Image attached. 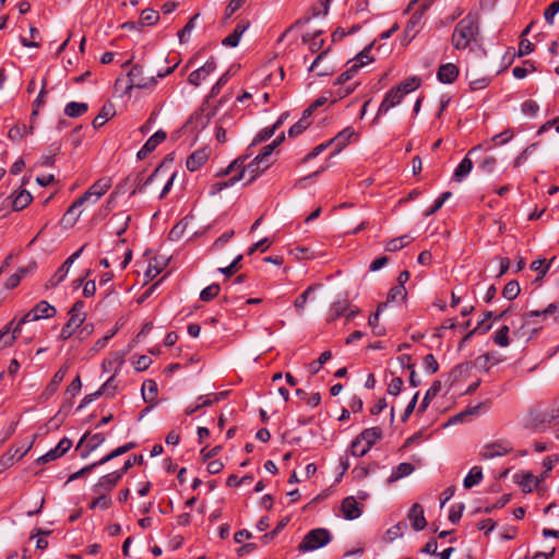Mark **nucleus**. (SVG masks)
Instances as JSON below:
<instances>
[{"mask_svg": "<svg viewBox=\"0 0 559 559\" xmlns=\"http://www.w3.org/2000/svg\"><path fill=\"white\" fill-rule=\"evenodd\" d=\"M451 44L456 50H475L481 46L480 19L477 13H467L455 25Z\"/></svg>", "mask_w": 559, "mask_h": 559, "instance_id": "obj_1", "label": "nucleus"}, {"mask_svg": "<svg viewBox=\"0 0 559 559\" xmlns=\"http://www.w3.org/2000/svg\"><path fill=\"white\" fill-rule=\"evenodd\" d=\"M557 420H559V400L552 401L545 411L532 408L527 415L526 426L534 430L542 431Z\"/></svg>", "mask_w": 559, "mask_h": 559, "instance_id": "obj_2", "label": "nucleus"}, {"mask_svg": "<svg viewBox=\"0 0 559 559\" xmlns=\"http://www.w3.org/2000/svg\"><path fill=\"white\" fill-rule=\"evenodd\" d=\"M111 187L109 178H102L94 182L81 197L72 202V212L74 210L95 204Z\"/></svg>", "mask_w": 559, "mask_h": 559, "instance_id": "obj_3", "label": "nucleus"}, {"mask_svg": "<svg viewBox=\"0 0 559 559\" xmlns=\"http://www.w3.org/2000/svg\"><path fill=\"white\" fill-rule=\"evenodd\" d=\"M246 158L247 157L237 158L231 165H229L227 173H230L235 168H241L239 175L231 178V183H235L239 180H246L247 183H250L267 169L264 168V164L258 163L257 157H254V159L248 165H243Z\"/></svg>", "mask_w": 559, "mask_h": 559, "instance_id": "obj_4", "label": "nucleus"}, {"mask_svg": "<svg viewBox=\"0 0 559 559\" xmlns=\"http://www.w3.org/2000/svg\"><path fill=\"white\" fill-rule=\"evenodd\" d=\"M331 539L332 535L326 528H314L305 535L298 545V550L301 552L313 551L328 545Z\"/></svg>", "mask_w": 559, "mask_h": 559, "instance_id": "obj_5", "label": "nucleus"}, {"mask_svg": "<svg viewBox=\"0 0 559 559\" xmlns=\"http://www.w3.org/2000/svg\"><path fill=\"white\" fill-rule=\"evenodd\" d=\"M56 314V308L46 300H40L29 311L20 318V324L51 318Z\"/></svg>", "mask_w": 559, "mask_h": 559, "instance_id": "obj_6", "label": "nucleus"}, {"mask_svg": "<svg viewBox=\"0 0 559 559\" xmlns=\"http://www.w3.org/2000/svg\"><path fill=\"white\" fill-rule=\"evenodd\" d=\"M23 324H20V319H12L0 330V348L10 347L13 345L17 336L21 334Z\"/></svg>", "mask_w": 559, "mask_h": 559, "instance_id": "obj_7", "label": "nucleus"}, {"mask_svg": "<svg viewBox=\"0 0 559 559\" xmlns=\"http://www.w3.org/2000/svg\"><path fill=\"white\" fill-rule=\"evenodd\" d=\"M129 82L131 87L135 88H148L156 85V76L151 75L144 76L143 68L139 64H134L128 73Z\"/></svg>", "mask_w": 559, "mask_h": 559, "instance_id": "obj_8", "label": "nucleus"}, {"mask_svg": "<svg viewBox=\"0 0 559 559\" xmlns=\"http://www.w3.org/2000/svg\"><path fill=\"white\" fill-rule=\"evenodd\" d=\"M511 450L512 445L510 442L506 440H500L484 445L480 451V457L483 460H491L497 456H503L508 454Z\"/></svg>", "mask_w": 559, "mask_h": 559, "instance_id": "obj_9", "label": "nucleus"}, {"mask_svg": "<svg viewBox=\"0 0 559 559\" xmlns=\"http://www.w3.org/2000/svg\"><path fill=\"white\" fill-rule=\"evenodd\" d=\"M357 66H350L347 64V70L343 72L335 81V85L340 86L338 90L335 92L336 96L338 98L346 97L350 93L354 92V90L357 86V83L353 85L343 86L346 82H348L350 79L354 78V75L357 73Z\"/></svg>", "mask_w": 559, "mask_h": 559, "instance_id": "obj_10", "label": "nucleus"}, {"mask_svg": "<svg viewBox=\"0 0 559 559\" xmlns=\"http://www.w3.org/2000/svg\"><path fill=\"white\" fill-rule=\"evenodd\" d=\"M548 317H552L554 321L559 323V301L549 304L543 310H532L524 313L525 323H530L531 319H540L545 321Z\"/></svg>", "mask_w": 559, "mask_h": 559, "instance_id": "obj_11", "label": "nucleus"}, {"mask_svg": "<svg viewBox=\"0 0 559 559\" xmlns=\"http://www.w3.org/2000/svg\"><path fill=\"white\" fill-rule=\"evenodd\" d=\"M127 453L126 451V448L123 445L112 450L110 453H108L107 455L103 456L100 460L87 465V466H84V467H81L80 469H78L76 472L72 473V480L74 479H78L80 477H83L84 475H86L87 473H90L94 467L96 466H99V465H103L109 461H111L112 459L119 456V455H122Z\"/></svg>", "mask_w": 559, "mask_h": 559, "instance_id": "obj_12", "label": "nucleus"}, {"mask_svg": "<svg viewBox=\"0 0 559 559\" xmlns=\"http://www.w3.org/2000/svg\"><path fill=\"white\" fill-rule=\"evenodd\" d=\"M404 95L403 92L397 90L396 87L391 88L384 96L383 100L381 102L376 119L379 118L382 115H385L391 108L397 106L403 100Z\"/></svg>", "mask_w": 559, "mask_h": 559, "instance_id": "obj_13", "label": "nucleus"}, {"mask_svg": "<svg viewBox=\"0 0 559 559\" xmlns=\"http://www.w3.org/2000/svg\"><path fill=\"white\" fill-rule=\"evenodd\" d=\"M216 70L214 58L209 59L202 67L192 71L188 76V82L193 86H199L201 82Z\"/></svg>", "mask_w": 559, "mask_h": 559, "instance_id": "obj_14", "label": "nucleus"}, {"mask_svg": "<svg viewBox=\"0 0 559 559\" xmlns=\"http://www.w3.org/2000/svg\"><path fill=\"white\" fill-rule=\"evenodd\" d=\"M167 138V134L163 130L156 131L153 135H151L144 145L140 148L136 156L139 159L146 158L160 143H163Z\"/></svg>", "mask_w": 559, "mask_h": 559, "instance_id": "obj_15", "label": "nucleus"}, {"mask_svg": "<svg viewBox=\"0 0 559 559\" xmlns=\"http://www.w3.org/2000/svg\"><path fill=\"white\" fill-rule=\"evenodd\" d=\"M121 477L122 475L119 471H115L107 475H104L94 485L93 491L107 493L118 484Z\"/></svg>", "mask_w": 559, "mask_h": 559, "instance_id": "obj_16", "label": "nucleus"}, {"mask_svg": "<svg viewBox=\"0 0 559 559\" xmlns=\"http://www.w3.org/2000/svg\"><path fill=\"white\" fill-rule=\"evenodd\" d=\"M480 150V145L474 146L467 155L461 160L453 174V180L461 182L473 169V162L468 157L474 152Z\"/></svg>", "mask_w": 559, "mask_h": 559, "instance_id": "obj_17", "label": "nucleus"}, {"mask_svg": "<svg viewBox=\"0 0 559 559\" xmlns=\"http://www.w3.org/2000/svg\"><path fill=\"white\" fill-rule=\"evenodd\" d=\"M407 519L415 531H421L426 527L427 521L424 514V508L419 503H414L407 513Z\"/></svg>", "mask_w": 559, "mask_h": 559, "instance_id": "obj_18", "label": "nucleus"}, {"mask_svg": "<svg viewBox=\"0 0 559 559\" xmlns=\"http://www.w3.org/2000/svg\"><path fill=\"white\" fill-rule=\"evenodd\" d=\"M341 510L346 520H355L361 515V508L355 497H346L341 504Z\"/></svg>", "mask_w": 559, "mask_h": 559, "instance_id": "obj_19", "label": "nucleus"}, {"mask_svg": "<svg viewBox=\"0 0 559 559\" xmlns=\"http://www.w3.org/2000/svg\"><path fill=\"white\" fill-rule=\"evenodd\" d=\"M459 68L454 63L441 64L437 72V78L441 83L451 84L459 76Z\"/></svg>", "mask_w": 559, "mask_h": 559, "instance_id": "obj_20", "label": "nucleus"}, {"mask_svg": "<svg viewBox=\"0 0 559 559\" xmlns=\"http://www.w3.org/2000/svg\"><path fill=\"white\" fill-rule=\"evenodd\" d=\"M248 27H249V22H246V21L239 22L236 25L233 33L223 39L222 44L227 47H233V48L237 47L242 34L248 29Z\"/></svg>", "mask_w": 559, "mask_h": 559, "instance_id": "obj_21", "label": "nucleus"}, {"mask_svg": "<svg viewBox=\"0 0 559 559\" xmlns=\"http://www.w3.org/2000/svg\"><path fill=\"white\" fill-rule=\"evenodd\" d=\"M69 449H70V440L68 438H63L62 440H60V442L57 444V447L55 449H51L46 454L40 456L38 459V461L43 462V463L52 461L57 457H60L64 453H67Z\"/></svg>", "mask_w": 559, "mask_h": 559, "instance_id": "obj_22", "label": "nucleus"}, {"mask_svg": "<svg viewBox=\"0 0 559 559\" xmlns=\"http://www.w3.org/2000/svg\"><path fill=\"white\" fill-rule=\"evenodd\" d=\"M357 438L362 440L367 448H372L382 438V430L379 427L367 428Z\"/></svg>", "mask_w": 559, "mask_h": 559, "instance_id": "obj_23", "label": "nucleus"}, {"mask_svg": "<svg viewBox=\"0 0 559 559\" xmlns=\"http://www.w3.org/2000/svg\"><path fill=\"white\" fill-rule=\"evenodd\" d=\"M207 157L205 150H198L187 158L186 166L190 171H195L207 160Z\"/></svg>", "mask_w": 559, "mask_h": 559, "instance_id": "obj_24", "label": "nucleus"}, {"mask_svg": "<svg viewBox=\"0 0 559 559\" xmlns=\"http://www.w3.org/2000/svg\"><path fill=\"white\" fill-rule=\"evenodd\" d=\"M70 271V257L62 263L56 273L48 280L45 287L52 288L59 285L68 275Z\"/></svg>", "mask_w": 559, "mask_h": 559, "instance_id": "obj_25", "label": "nucleus"}, {"mask_svg": "<svg viewBox=\"0 0 559 559\" xmlns=\"http://www.w3.org/2000/svg\"><path fill=\"white\" fill-rule=\"evenodd\" d=\"M349 302L348 300H337L333 302L329 309L328 314V322H334L338 318L345 314V312L348 310Z\"/></svg>", "mask_w": 559, "mask_h": 559, "instance_id": "obj_26", "label": "nucleus"}, {"mask_svg": "<svg viewBox=\"0 0 559 559\" xmlns=\"http://www.w3.org/2000/svg\"><path fill=\"white\" fill-rule=\"evenodd\" d=\"M414 472V466L411 463H400L391 473L388 478V484H393L403 477L411 475Z\"/></svg>", "mask_w": 559, "mask_h": 559, "instance_id": "obj_27", "label": "nucleus"}, {"mask_svg": "<svg viewBox=\"0 0 559 559\" xmlns=\"http://www.w3.org/2000/svg\"><path fill=\"white\" fill-rule=\"evenodd\" d=\"M115 116V108L111 103H106L100 112L93 120V128L98 129Z\"/></svg>", "mask_w": 559, "mask_h": 559, "instance_id": "obj_28", "label": "nucleus"}, {"mask_svg": "<svg viewBox=\"0 0 559 559\" xmlns=\"http://www.w3.org/2000/svg\"><path fill=\"white\" fill-rule=\"evenodd\" d=\"M311 116V108H308L304 111L302 118L297 121L294 126H292L288 130V135L290 138H295L302 133L310 124L309 117Z\"/></svg>", "mask_w": 559, "mask_h": 559, "instance_id": "obj_29", "label": "nucleus"}, {"mask_svg": "<svg viewBox=\"0 0 559 559\" xmlns=\"http://www.w3.org/2000/svg\"><path fill=\"white\" fill-rule=\"evenodd\" d=\"M441 388H442V384L440 381H438V380L433 381L431 386L427 390V392L418 407V412L424 413L428 408L430 402L440 392Z\"/></svg>", "mask_w": 559, "mask_h": 559, "instance_id": "obj_30", "label": "nucleus"}, {"mask_svg": "<svg viewBox=\"0 0 559 559\" xmlns=\"http://www.w3.org/2000/svg\"><path fill=\"white\" fill-rule=\"evenodd\" d=\"M484 478L483 469L480 466H473L468 474L465 476L463 480V485L466 489H471L472 487L478 485Z\"/></svg>", "mask_w": 559, "mask_h": 559, "instance_id": "obj_31", "label": "nucleus"}, {"mask_svg": "<svg viewBox=\"0 0 559 559\" xmlns=\"http://www.w3.org/2000/svg\"><path fill=\"white\" fill-rule=\"evenodd\" d=\"M371 48H372V44H370L369 46L365 47L354 59L349 60L347 62V64H350V66L356 64L357 66V71H359L360 68H362L364 66L372 62L373 58L370 57Z\"/></svg>", "mask_w": 559, "mask_h": 559, "instance_id": "obj_32", "label": "nucleus"}, {"mask_svg": "<svg viewBox=\"0 0 559 559\" xmlns=\"http://www.w3.org/2000/svg\"><path fill=\"white\" fill-rule=\"evenodd\" d=\"M355 134V131L353 128L348 127L337 133L333 139H331V143L336 145V151L340 152L343 147H345L350 138Z\"/></svg>", "mask_w": 559, "mask_h": 559, "instance_id": "obj_33", "label": "nucleus"}, {"mask_svg": "<svg viewBox=\"0 0 559 559\" xmlns=\"http://www.w3.org/2000/svg\"><path fill=\"white\" fill-rule=\"evenodd\" d=\"M321 31L313 34L307 33L302 36V41L307 43L311 52H317L322 49L324 40L320 38Z\"/></svg>", "mask_w": 559, "mask_h": 559, "instance_id": "obj_34", "label": "nucleus"}, {"mask_svg": "<svg viewBox=\"0 0 559 559\" xmlns=\"http://www.w3.org/2000/svg\"><path fill=\"white\" fill-rule=\"evenodd\" d=\"M32 200L33 197L27 190H21L14 195L12 207L14 211H22L32 202Z\"/></svg>", "mask_w": 559, "mask_h": 559, "instance_id": "obj_35", "label": "nucleus"}, {"mask_svg": "<svg viewBox=\"0 0 559 559\" xmlns=\"http://www.w3.org/2000/svg\"><path fill=\"white\" fill-rule=\"evenodd\" d=\"M519 484L524 492H532L535 488H537L539 479L532 473L526 472L521 475Z\"/></svg>", "mask_w": 559, "mask_h": 559, "instance_id": "obj_36", "label": "nucleus"}, {"mask_svg": "<svg viewBox=\"0 0 559 559\" xmlns=\"http://www.w3.org/2000/svg\"><path fill=\"white\" fill-rule=\"evenodd\" d=\"M282 122H283V116L273 126L262 129L258 133V135L254 138L252 145H255L260 142L266 141L271 136H273V134L278 129V127L282 124Z\"/></svg>", "mask_w": 559, "mask_h": 559, "instance_id": "obj_37", "label": "nucleus"}, {"mask_svg": "<svg viewBox=\"0 0 559 559\" xmlns=\"http://www.w3.org/2000/svg\"><path fill=\"white\" fill-rule=\"evenodd\" d=\"M157 395V383L154 380H146L142 385V396L146 403H152Z\"/></svg>", "mask_w": 559, "mask_h": 559, "instance_id": "obj_38", "label": "nucleus"}, {"mask_svg": "<svg viewBox=\"0 0 559 559\" xmlns=\"http://www.w3.org/2000/svg\"><path fill=\"white\" fill-rule=\"evenodd\" d=\"M67 372H68V367H67V365H64L55 373L53 378L51 379V381L49 382V384L46 388L45 393L47 395L53 394L56 392L58 385L64 379Z\"/></svg>", "mask_w": 559, "mask_h": 559, "instance_id": "obj_39", "label": "nucleus"}, {"mask_svg": "<svg viewBox=\"0 0 559 559\" xmlns=\"http://www.w3.org/2000/svg\"><path fill=\"white\" fill-rule=\"evenodd\" d=\"M116 390L115 377H110L102 386V390L84 397V402L88 403L94 400V397L100 395L102 393L112 395Z\"/></svg>", "mask_w": 559, "mask_h": 559, "instance_id": "obj_40", "label": "nucleus"}, {"mask_svg": "<svg viewBox=\"0 0 559 559\" xmlns=\"http://www.w3.org/2000/svg\"><path fill=\"white\" fill-rule=\"evenodd\" d=\"M411 242V238L407 235H403L401 237H396L391 239L385 245V250L389 252H395L400 249H403Z\"/></svg>", "mask_w": 559, "mask_h": 559, "instance_id": "obj_41", "label": "nucleus"}, {"mask_svg": "<svg viewBox=\"0 0 559 559\" xmlns=\"http://www.w3.org/2000/svg\"><path fill=\"white\" fill-rule=\"evenodd\" d=\"M81 286H83V295L87 298L94 296L96 292V284L95 281H87L83 284V280L79 278L74 282H72V290L79 289Z\"/></svg>", "mask_w": 559, "mask_h": 559, "instance_id": "obj_42", "label": "nucleus"}, {"mask_svg": "<svg viewBox=\"0 0 559 559\" xmlns=\"http://www.w3.org/2000/svg\"><path fill=\"white\" fill-rule=\"evenodd\" d=\"M510 328L508 325H502L498 331H496L493 335V342L496 345L500 347H507L510 344L509 338Z\"/></svg>", "mask_w": 559, "mask_h": 559, "instance_id": "obj_43", "label": "nucleus"}, {"mask_svg": "<svg viewBox=\"0 0 559 559\" xmlns=\"http://www.w3.org/2000/svg\"><path fill=\"white\" fill-rule=\"evenodd\" d=\"M426 8H427V5H425L421 11H417L411 16V19L406 25V28H405L406 34L414 36L417 33V28L420 24V21H421L423 14H424V10Z\"/></svg>", "mask_w": 559, "mask_h": 559, "instance_id": "obj_44", "label": "nucleus"}, {"mask_svg": "<svg viewBox=\"0 0 559 559\" xmlns=\"http://www.w3.org/2000/svg\"><path fill=\"white\" fill-rule=\"evenodd\" d=\"M159 14L157 11L152 9H145L142 11L139 24L152 26L157 23Z\"/></svg>", "mask_w": 559, "mask_h": 559, "instance_id": "obj_45", "label": "nucleus"}, {"mask_svg": "<svg viewBox=\"0 0 559 559\" xmlns=\"http://www.w3.org/2000/svg\"><path fill=\"white\" fill-rule=\"evenodd\" d=\"M164 173V167L163 165L157 167L147 178L146 180L141 183L139 182L138 186L132 190L131 194H135L136 192H142L144 187L154 182L155 180H157Z\"/></svg>", "mask_w": 559, "mask_h": 559, "instance_id": "obj_46", "label": "nucleus"}, {"mask_svg": "<svg viewBox=\"0 0 559 559\" xmlns=\"http://www.w3.org/2000/svg\"><path fill=\"white\" fill-rule=\"evenodd\" d=\"M275 148L276 147L272 143L265 145L261 153L255 156L258 158V163H262L264 164V168H269L272 164L271 157Z\"/></svg>", "mask_w": 559, "mask_h": 559, "instance_id": "obj_47", "label": "nucleus"}, {"mask_svg": "<svg viewBox=\"0 0 559 559\" xmlns=\"http://www.w3.org/2000/svg\"><path fill=\"white\" fill-rule=\"evenodd\" d=\"M82 324L83 323L76 322V328L72 330V336L75 335V337L79 338L80 341H83L86 337H88L94 331V328L91 323H86L84 325Z\"/></svg>", "mask_w": 559, "mask_h": 559, "instance_id": "obj_48", "label": "nucleus"}, {"mask_svg": "<svg viewBox=\"0 0 559 559\" xmlns=\"http://www.w3.org/2000/svg\"><path fill=\"white\" fill-rule=\"evenodd\" d=\"M200 14H194L189 22L185 25V27L178 33L179 41L187 43L190 36V33L195 27V21L199 19Z\"/></svg>", "mask_w": 559, "mask_h": 559, "instance_id": "obj_49", "label": "nucleus"}, {"mask_svg": "<svg viewBox=\"0 0 559 559\" xmlns=\"http://www.w3.org/2000/svg\"><path fill=\"white\" fill-rule=\"evenodd\" d=\"M405 528H406L405 523L400 522V523L393 525L385 532V540L391 543L394 539L403 536Z\"/></svg>", "mask_w": 559, "mask_h": 559, "instance_id": "obj_50", "label": "nucleus"}, {"mask_svg": "<svg viewBox=\"0 0 559 559\" xmlns=\"http://www.w3.org/2000/svg\"><path fill=\"white\" fill-rule=\"evenodd\" d=\"M520 285L516 281H510L503 288L502 295L508 300H513L520 294Z\"/></svg>", "mask_w": 559, "mask_h": 559, "instance_id": "obj_51", "label": "nucleus"}, {"mask_svg": "<svg viewBox=\"0 0 559 559\" xmlns=\"http://www.w3.org/2000/svg\"><path fill=\"white\" fill-rule=\"evenodd\" d=\"M83 301H75L72 306V325L76 324V322H84L86 313L83 311Z\"/></svg>", "mask_w": 559, "mask_h": 559, "instance_id": "obj_52", "label": "nucleus"}, {"mask_svg": "<svg viewBox=\"0 0 559 559\" xmlns=\"http://www.w3.org/2000/svg\"><path fill=\"white\" fill-rule=\"evenodd\" d=\"M224 395L225 393L201 395L197 400V405L200 406V408L211 406L213 403L218 402Z\"/></svg>", "mask_w": 559, "mask_h": 559, "instance_id": "obj_53", "label": "nucleus"}, {"mask_svg": "<svg viewBox=\"0 0 559 559\" xmlns=\"http://www.w3.org/2000/svg\"><path fill=\"white\" fill-rule=\"evenodd\" d=\"M371 448H367L366 443L362 440H359L357 437L354 439L350 445V452L354 456H364L368 453Z\"/></svg>", "mask_w": 559, "mask_h": 559, "instance_id": "obj_54", "label": "nucleus"}, {"mask_svg": "<svg viewBox=\"0 0 559 559\" xmlns=\"http://www.w3.org/2000/svg\"><path fill=\"white\" fill-rule=\"evenodd\" d=\"M378 467V463H372L368 466H356L352 473L356 479H364L369 475L370 472L376 471Z\"/></svg>", "mask_w": 559, "mask_h": 559, "instance_id": "obj_55", "label": "nucleus"}, {"mask_svg": "<svg viewBox=\"0 0 559 559\" xmlns=\"http://www.w3.org/2000/svg\"><path fill=\"white\" fill-rule=\"evenodd\" d=\"M420 84V81L417 78H411L395 86L397 90L403 92L405 96L407 93L415 91Z\"/></svg>", "mask_w": 559, "mask_h": 559, "instance_id": "obj_56", "label": "nucleus"}, {"mask_svg": "<svg viewBox=\"0 0 559 559\" xmlns=\"http://www.w3.org/2000/svg\"><path fill=\"white\" fill-rule=\"evenodd\" d=\"M497 165V159L493 156L484 157L479 164L478 169L485 174H491Z\"/></svg>", "mask_w": 559, "mask_h": 559, "instance_id": "obj_57", "label": "nucleus"}, {"mask_svg": "<svg viewBox=\"0 0 559 559\" xmlns=\"http://www.w3.org/2000/svg\"><path fill=\"white\" fill-rule=\"evenodd\" d=\"M219 289L221 288H219L218 284H212V285L205 287L204 289H202V292L200 294V299L203 301H210L218 295Z\"/></svg>", "mask_w": 559, "mask_h": 559, "instance_id": "obj_58", "label": "nucleus"}, {"mask_svg": "<svg viewBox=\"0 0 559 559\" xmlns=\"http://www.w3.org/2000/svg\"><path fill=\"white\" fill-rule=\"evenodd\" d=\"M95 493L98 495V497H96L91 502V508L92 509L100 508L103 510L108 509L111 503V500L107 497V493H105V492H95Z\"/></svg>", "mask_w": 559, "mask_h": 559, "instance_id": "obj_59", "label": "nucleus"}, {"mask_svg": "<svg viewBox=\"0 0 559 559\" xmlns=\"http://www.w3.org/2000/svg\"><path fill=\"white\" fill-rule=\"evenodd\" d=\"M331 357H332V354L330 350L323 352L317 361H313L310 364L309 367H310L311 373H313V374L318 373L320 371L322 365L325 364L329 359H331Z\"/></svg>", "mask_w": 559, "mask_h": 559, "instance_id": "obj_60", "label": "nucleus"}, {"mask_svg": "<svg viewBox=\"0 0 559 559\" xmlns=\"http://www.w3.org/2000/svg\"><path fill=\"white\" fill-rule=\"evenodd\" d=\"M404 381L400 377H393L388 384V393L390 395L396 396L401 393Z\"/></svg>", "mask_w": 559, "mask_h": 559, "instance_id": "obj_61", "label": "nucleus"}, {"mask_svg": "<svg viewBox=\"0 0 559 559\" xmlns=\"http://www.w3.org/2000/svg\"><path fill=\"white\" fill-rule=\"evenodd\" d=\"M522 112L528 117H535L539 110V106L535 100H525L521 106Z\"/></svg>", "mask_w": 559, "mask_h": 559, "instance_id": "obj_62", "label": "nucleus"}, {"mask_svg": "<svg viewBox=\"0 0 559 559\" xmlns=\"http://www.w3.org/2000/svg\"><path fill=\"white\" fill-rule=\"evenodd\" d=\"M314 286H309L301 295L297 297V299L294 302L295 308L299 313H301L305 309V305L308 300V297L311 292H313Z\"/></svg>", "mask_w": 559, "mask_h": 559, "instance_id": "obj_63", "label": "nucleus"}, {"mask_svg": "<svg viewBox=\"0 0 559 559\" xmlns=\"http://www.w3.org/2000/svg\"><path fill=\"white\" fill-rule=\"evenodd\" d=\"M424 368L429 373H436L439 369V364L432 354H428L424 358Z\"/></svg>", "mask_w": 559, "mask_h": 559, "instance_id": "obj_64", "label": "nucleus"}]
</instances>
